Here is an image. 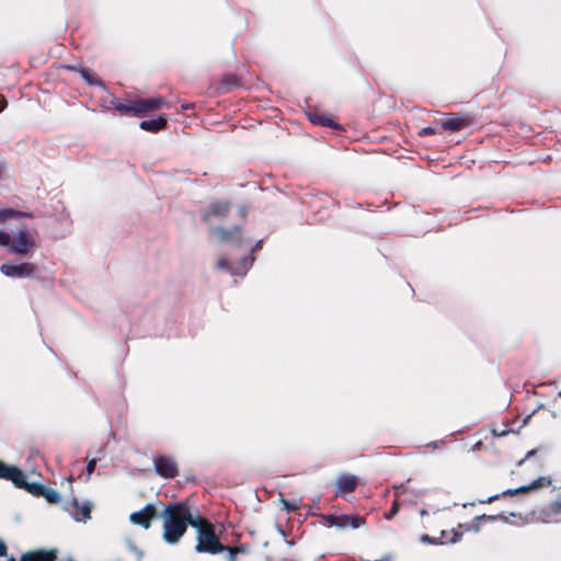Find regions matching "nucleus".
<instances>
[{"mask_svg": "<svg viewBox=\"0 0 561 561\" xmlns=\"http://www.w3.org/2000/svg\"><path fill=\"white\" fill-rule=\"evenodd\" d=\"M163 539L169 543H176L187 529L195 524L187 503L178 502L169 504L163 513Z\"/></svg>", "mask_w": 561, "mask_h": 561, "instance_id": "f257e3e1", "label": "nucleus"}, {"mask_svg": "<svg viewBox=\"0 0 561 561\" xmlns=\"http://www.w3.org/2000/svg\"><path fill=\"white\" fill-rule=\"evenodd\" d=\"M164 103L165 101L161 96L152 99H136L131 101L110 95L106 108L117 111L122 115L140 117L150 111L160 108Z\"/></svg>", "mask_w": 561, "mask_h": 561, "instance_id": "f03ea898", "label": "nucleus"}, {"mask_svg": "<svg viewBox=\"0 0 561 561\" xmlns=\"http://www.w3.org/2000/svg\"><path fill=\"white\" fill-rule=\"evenodd\" d=\"M193 527L197 529V545L195 547L197 552L216 554L224 551L225 546L216 535L214 524L208 519L196 515Z\"/></svg>", "mask_w": 561, "mask_h": 561, "instance_id": "7ed1b4c3", "label": "nucleus"}, {"mask_svg": "<svg viewBox=\"0 0 561 561\" xmlns=\"http://www.w3.org/2000/svg\"><path fill=\"white\" fill-rule=\"evenodd\" d=\"M36 248L34 236L26 226L19 228L18 232L11 237L9 253L18 256H26Z\"/></svg>", "mask_w": 561, "mask_h": 561, "instance_id": "20e7f679", "label": "nucleus"}, {"mask_svg": "<svg viewBox=\"0 0 561 561\" xmlns=\"http://www.w3.org/2000/svg\"><path fill=\"white\" fill-rule=\"evenodd\" d=\"M37 265L33 262L12 263L7 262L0 265V272L11 278H31L35 275Z\"/></svg>", "mask_w": 561, "mask_h": 561, "instance_id": "39448f33", "label": "nucleus"}, {"mask_svg": "<svg viewBox=\"0 0 561 561\" xmlns=\"http://www.w3.org/2000/svg\"><path fill=\"white\" fill-rule=\"evenodd\" d=\"M474 123V117L469 113H449L446 119L440 122V126L445 130L459 131Z\"/></svg>", "mask_w": 561, "mask_h": 561, "instance_id": "423d86ee", "label": "nucleus"}, {"mask_svg": "<svg viewBox=\"0 0 561 561\" xmlns=\"http://www.w3.org/2000/svg\"><path fill=\"white\" fill-rule=\"evenodd\" d=\"M157 474L164 479H173L179 474V466L172 456L160 455L153 458Z\"/></svg>", "mask_w": 561, "mask_h": 561, "instance_id": "0eeeda50", "label": "nucleus"}, {"mask_svg": "<svg viewBox=\"0 0 561 561\" xmlns=\"http://www.w3.org/2000/svg\"><path fill=\"white\" fill-rule=\"evenodd\" d=\"M551 484V479L549 477H540L529 485L519 486L517 489H508L503 491L501 494L492 495L485 500H481L480 503H492L500 499V496H514L519 493H526L531 490H537L540 488L549 486Z\"/></svg>", "mask_w": 561, "mask_h": 561, "instance_id": "6e6552de", "label": "nucleus"}, {"mask_svg": "<svg viewBox=\"0 0 561 561\" xmlns=\"http://www.w3.org/2000/svg\"><path fill=\"white\" fill-rule=\"evenodd\" d=\"M7 546L0 540V557L7 556ZM21 561H57L56 550H36L22 556Z\"/></svg>", "mask_w": 561, "mask_h": 561, "instance_id": "1a4fd4ad", "label": "nucleus"}, {"mask_svg": "<svg viewBox=\"0 0 561 561\" xmlns=\"http://www.w3.org/2000/svg\"><path fill=\"white\" fill-rule=\"evenodd\" d=\"M229 201H215L202 213V219L205 222L210 221L213 217L224 218L230 211Z\"/></svg>", "mask_w": 561, "mask_h": 561, "instance_id": "9d476101", "label": "nucleus"}, {"mask_svg": "<svg viewBox=\"0 0 561 561\" xmlns=\"http://www.w3.org/2000/svg\"><path fill=\"white\" fill-rule=\"evenodd\" d=\"M156 517V507L152 504H147L142 510L131 513L129 519L131 523L148 529Z\"/></svg>", "mask_w": 561, "mask_h": 561, "instance_id": "9b49d317", "label": "nucleus"}, {"mask_svg": "<svg viewBox=\"0 0 561 561\" xmlns=\"http://www.w3.org/2000/svg\"><path fill=\"white\" fill-rule=\"evenodd\" d=\"M358 478L350 473H343L336 479V495H345L355 491Z\"/></svg>", "mask_w": 561, "mask_h": 561, "instance_id": "f8f14e48", "label": "nucleus"}, {"mask_svg": "<svg viewBox=\"0 0 561 561\" xmlns=\"http://www.w3.org/2000/svg\"><path fill=\"white\" fill-rule=\"evenodd\" d=\"M479 528H480L479 525H477L474 523L459 524L457 528H454L451 530L453 536L450 538H447V533L443 530L439 542L440 543H446V542L455 543V542L459 541L462 537L463 533L461 531V529H465L467 531H469V530L478 531Z\"/></svg>", "mask_w": 561, "mask_h": 561, "instance_id": "ddd939ff", "label": "nucleus"}, {"mask_svg": "<svg viewBox=\"0 0 561 561\" xmlns=\"http://www.w3.org/2000/svg\"><path fill=\"white\" fill-rule=\"evenodd\" d=\"M139 127L142 130L156 134L168 128V119L165 115H159L153 119L141 121Z\"/></svg>", "mask_w": 561, "mask_h": 561, "instance_id": "4468645a", "label": "nucleus"}, {"mask_svg": "<svg viewBox=\"0 0 561 561\" xmlns=\"http://www.w3.org/2000/svg\"><path fill=\"white\" fill-rule=\"evenodd\" d=\"M214 232L222 240L227 242H236L238 245L241 244V228L234 226L231 229H225L221 227L214 228Z\"/></svg>", "mask_w": 561, "mask_h": 561, "instance_id": "2eb2a0df", "label": "nucleus"}, {"mask_svg": "<svg viewBox=\"0 0 561 561\" xmlns=\"http://www.w3.org/2000/svg\"><path fill=\"white\" fill-rule=\"evenodd\" d=\"M23 471L14 466H8L0 461V478L10 480L13 484L22 483Z\"/></svg>", "mask_w": 561, "mask_h": 561, "instance_id": "dca6fc26", "label": "nucleus"}, {"mask_svg": "<svg viewBox=\"0 0 561 561\" xmlns=\"http://www.w3.org/2000/svg\"><path fill=\"white\" fill-rule=\"evenodd\" d=\"M307 117L313 125L330 127L340 131L343 130V127L337 122L323 114L309 112L307 113Z\"/></svg>", "mask_w": 561, "mask_h": 561, "instance_id": "f3484780", "label": "nucleus"}, {"mask_svg": "<svg viewBox=\"0 0 561 561\" xmlns=\"http://www.w3.org/2000/svg\"><path fill=\"white\" fill-rule=\"evenodd\" d=\"M73 511L72 514L75 515L76 519L78 522H87L91 517V504L90 503H83L80 504L77 499H73L70 503Z\"/></svg>", "mask_w": 561, "mask_h": 561, "instance_id": "a211bd4d", "label": "nucleus"}, {"mask_svg": "<svg viewBox=\"0 0 561 561\" xmlns=\"http://www.w3.org/2000/svg\"><path fill=\"white\" fill-rule=\"evenodd\" d=\"M365 524V518L359 515H346L342 514L337 517V528H359Z\"/></svg>", "mask_w": 561, "mask_h": 561, "instance_id": "6ab92c4d", "label": "nucleus"}, {"mask_svg": "<svg viewBox=\"0 0 561 561\" xmlns=\"http://www.w3.org/2000/svg\"><path fill=\"white\" fill-rule=\"evenodd\" d=\"M71 69L77 71L88 85L100 87L103 89L105 88L104 82L101 79L96 78L95 75L90 69L82 67V66L72 67Z\"/></svg>", "mask_w": 561, "mask_h": 561, "instance_id": "aec40b11", "label": "nucleus"}, {"mask_svg": "<svg viewBox=\"0 0 561 561\" xmlns=\"http://www.w3.org/2000/svg\"><path fill=\"white\" fill-rule=\"evenodd\" d=\"M16 488L24 489L34 496H41L44 492V484L41 483H28L25 474L23 473L22 483L15 484Z\"/></svg>", "mask_w": 561, "mask_h": 561, "instance_id": "412c9836", "label": "nucleus"}, {"mask_svg": "<svg viewBox=\"0 0 561 561\" xmlns=\"http://www.w3.org/2000/svg\"><path fill=\"white\" fill-rule=\"evenodd\" d=\"M31 213L15 210L13 208H4L0 210V222H3L8 218H32Z\"/></svg>", "mask_w": 561, "mask_h": 561, "instance_id": "4be33fe9", "label": "nucleus"}, {"mask_svg": "<svg viewBox=\"0 0 561 561\" xmlns=\"http://www.w3.org/2000/svg\"><path fill=\"white\" fill-rule=\"evenodd\" d=\"M240 81L237 75L234 73H226L220 80V89L225 92L230 91L231 89L239 87Z\"/></svg>", "mask_w": 561, "mask_h": 561, "instance_id": "5701e85b", "label": "nucleus"}, {"mask_svg": "<svg viewBox=\"0 0 561 561\" xmlns=\"http://www.w3.org/2000/svg\"><path fill=\"white\" fill-rule=\"evenodd\" d=\"M224 551L228 552L226 556L227 561H237V556L239 553H245L248 551V548L244 545L234 546V547L225 546Z\"/></svg>", "mask_w": 561, "mask_h": 561, "instance_id": "b1692460", "label": "nucleus"}, {"mask_svg": "<svg viewBox=\"0 0 561 561\" xmlns=\"http://www.w3.org/2000/svg\"><path fill=\"white\" fill-rule=\"evenodd\" d=\"M41 496L45 497L46 501L50 504H57L60 501L59 493L57 491H55L54 489H50L47 486L44 488V492Z\"/></svg>", "mask_w": 561, "mask_h": 561, "instance_id": "393cba45", "label": "nucleus"}, {"mask_svg": "<svg viewBox=\"0 0 561 561\" xmlns=\"http://www.w3.org/2000/svg\"><path fill=\"white\" fill-rule=\"evenodd\" d=\"M217 267L219 270H225L229 272L231 275H237L239 273L234 267L231 266L230 262L226 257H220L217 261Z\"/></svg>", "mask_w": 561, "mask_h": 561, "instance_id": "a878e982", "label": "nucleus"}, {"mask_svg": "<svg viewBox=\"0 0 561 561\" xmlns=\"http://www.w3.org/2000/svg\"><path fill=\"white\" fill-rule=\"evenodd\" d=\"M548 515H558L561 513V496L552 501L546 508Z\"/></svg>", "mask_w": 561, "mask_h": 561, "instance_id": "bb28decb", "label": "nucleus"}, {"mask_svg": "<svg viewBox=\"0 0 561 561\" xmlns=\"http://www.w3.org/2000/svg\"><path fill=\"white\" fill-rule=\"evenodd\" d=\"M252 262H253V257H250V256L242 257L241 261H240V267L236 268L239 272L237 275L245 274L247 271L252 265Z\"/></svg>", "mask_w": 561, "mask_h": 561, "instance_id": "cd10ccee", "label": "nucleus"}, {"mask_svg": "<svg viewBox=\"0 0 561 561\" xmlns=\"http://www.w3.org/2000/svg\"><path fill=\"white\" fill-rule=\"evenodd\" d=\"M533 414H536L538 417L545 419V420L553 419L557 416L553 412L546 409L543 405H539L538 409L536 411H534Z\"/></svg>", "mask_w": 561, "mask_h": 561, "instance_id": "c85d7f7f", "label": "nucleus"}, {"mask_svg": "<svg viewBox=\"0 0 561 561\" xmlns=\"http://www.w3.org/2000/svg\"><path fill=\"white\" fill-rule=\"evenodd\" d=\"M502 425H503V428H496V427L492 428V433L494 436L502 437L511 432V430L508 428L510 423H502Z\"/></svg>", "mask_w": 561, "mask_h": 561, "instance_id": "c756f323", "label": "nucleus"}, {"mask_svg": "<svg viewBox=\"0 0 561 561\" xmlns=\"http://www.w3.org/2000/svg\"><path fill=\"white\" fill-rule=\"evenodd\" d=\"M10 244H11V236L5 231L0 230V247H7L9 250Z\"/></svg>", "mask_w": 561, "mask_h": 561, "instance_id": "7c9ffc66", "label": "nucleus"}, {"mask_svg": "<svg viewBox=\"0 0 561 561\" xmlns=\"http://www.w3.org/2000/svg\"><path fill=\"white\" fill-rule=\"evenodd\" d=\"M399 508H400L399 502H398V500H394L390 511L388 513H386L385 517L387 519L393 518V516L397 515V513L399 512Z\"/></svg>", "mask_w": 561, "mask_h": 561, "instance_id": "2f4dec72", "label": "nucleus"}, {"mask_svg": "<svg viewBox=\"0 0 561 561\" xmlns=\"http://www.w3.org/2000/svg\"><path fill=\"white\" fill-rule=\"evenodd\" d=\"M337 517L339 515L328 514L322 515V519L329 525V526H335L337 525Z\"/></svg>", "mask_w": 561, "mask_h": 561, "instance_id": "473e14b6", "label": "nucleus"}, {"mask_svg": "<svg viewBox=\"0 0 561 561\" xmlns=\"http://www.w3.org/2000/svg\"><path fill=\"white\" fill-rule=\"evenodd\" d=\"M436 134V129L433 128V127H424L420 130L419 135L420 136H430V135H435Z\"/></svg>", "mask_w": 561, "mask_h": 561, "instance_id": "72a5a7b5", "label": "nucleus"}, {"mask_svg": "<svg viewBox=\"0 0 561 561\" xmlns=\"http://www.w3.org/2000/svg\"><path fill=\"white\" fill-rule=\"evenodd\" d=\"M540 450H541V448H536V449L529 450L526 454L525 458L519 460L517 465L520 466L525 460H527V459L531 458L533 456L537 455Z\"/></svg>", "mask_w": 561, "mask_h": 561, "instance_id": "f704fd0d", "label": "nucleus"}, {"mask_svg": "<svg viewBox=\"0 0 561 561\" xmlns=\"http://www.w3.org/2000/svg\"><path fill=\"white\" fill-rule=\"evenodd\" d=\"M96 459H91L87 465V472L91 474L95 470Z\"/></svg>", "mask_w": 561, "mask_h": 561, "instance_id": "c9c22d12", "label": "nucleus"}, {"mask_svg": "<svg viewBox=\"0 0 561 561\" xmlns=\"http://www.w3.org/2000/svg\"><path fill=\"white\" fill-rule=\"evenodd\" d=\"M478 519H489V520H494L495 519V516H492V515H481V516H477L476 517V520Z\"/></svg>", "mask_w": 561, "mask_h": 561, "instance_id": "e433bc0d", "label": "nucleus"}, {"mask_svg": "<svg viewBox=\"0 0 561 561\" xmlns=\"http://www.w3.org/2000/svg\"><path fill=\"white\" fill-rule=\"evenodd\" d=\"M422 540H423V541H428V542L437 543V540H436V539L431 538L428 535H424V536L422 537Z\"/></svg>", "mask_w": 561, "mask_h": 561, "instance_id": "4c0bfd02", "label": "nucleus"}, {"mask_svg": "<svg viewBox=\"0 0 561 561\" xmlns=\"http://www.w3.org/2000/svg\"><path fill=\"white\" fill-rule=\"evenodd\" d=\"M262 240L257 241L255 245L252 248V251L257 250L261 247Z\"/></svg>", "mask_w": 561, "mask_h": 561, "instance_id": "58836bf2", "label": "nucleus"}, {"mask_svg": "<svg viewBox=\"0 0 561 561\" xmlns=\"http://www.w3.org/2000/svg\"><path fill=\"white\" fill-rule=\"evenodd\" d=\"M531 415H533V414H527V415L524 417V420H523V421H524V422L529 421V419L531 417Z\"/></svg>", "mask_w": 561, "mask_h": 561, "instance_id": "ea45409f", "label": "nucleus"}, {"mask_svg": "<svg viewBox=\"0 0 561 561\" xmlns=\"http://www.w3.org/2000/svg\"><path fill=\"white\" fill-rule=\"evenodd\" d=\"M191 106H192L191 104H184V105H182V108L187 110V108H190Z\"/></svg>", "mask_w": 561, "mask_h": 561, "instance_id": "a19ab883", "label": "nucleus"}, {"mask_svg": "<svg viewBox=\"0 0 561 561\" xmlns=\"http://www.w3.org/2000/svg\"><path fill=\"white\" fill-rule=\"evenodd\" d=\"M241 214H242V216L245 215V209L244 208L241 209Z\"/></svg>", "mask_w": 561, "mask_h": 561, "instance_id": "79ce46f5", "label": "nucleus"}, {"mask_svg": "<svg viewBox=\"0 0 561 561\" xmlns=\"http://www.w3.org/2000/svg\"><path fill=\"white\" fill-rule=\"evenodd\" d=\"M10 561H15V560H14L13 558H11V560H10Z\"/></svg>", "mask_w": 561, "mask_h": 561, "instance_id": "37998d69", "label": "nucleus"}, {"mask_svg": "<svg viewBox=\"0 0 561 561\" xmlns=\"http://www.w3.org/2000/svg\"><path fill=\"white\" fill-rule=\"evenodd\" d=\"M559 396H561V390L559 391Z\"/></svg>", "mask_w": 561, "mask_h": 561, "instance_id": "c03bdc74", "label": "nucleus"}, {"mask_svg": "<svg viewBox=\"0 0 561 561\" xmlns=\"http://www.w3.org/2000/svg\"><path fill=\"white\" fill-rule=\"evenodd\" d=\"M69 561H73V560H69Z\"/></svg>", "mask_w": 561, "mask_h": 561, "instance_id": "a18cd8bd", "label": "nucleus"}]
</instances>
